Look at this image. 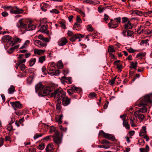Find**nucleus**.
<instances>
[{
    "instance_id": "f257e3e1",
    "label": "nucleus",
    "mask_w": 152,
    "mask_h": 152,
    "mask_svg": "<svg viewBox=\"0 0 152 152\" xmlns=\"http://www.w3.org/2000/svg\"><path fill=\"white\" fill-rule=\"evenodd\" d=\"M17 26L21 31H24L33 30L36 28L32 21L28 19L20 20Z\"/></svg>"
},
{
    "instance_id": "f03ea898",
    "label": "nucleus",
    "mask_w": 152,
    "mask_h": 152,
    "mask_svg": "<svg viewBox=\"0 0 152 152\" xmlns=\"http://www.w3.org/2000/svg\"><path fill=\"white\" fill-rule=\"evenodd\" d=\"M148 103L150 104H152V93L145 95L142 97L140 103L138 104V106L141 107L142 105H143V107L142 108L139 109L138 112L142 113L146 112L147 111V109L146 107V106Z\"/></svg>"
},
{
    "instance_id": "7ed1b4c3",
    "label": "nucleus",
    "mask_w": 152,
    "mask_h": 152,
    "mask_svg": "<svg viewBox=\"0 0 152 152\" xmlns=\"http://www.w3.org/2000/svg\"><path fill=\"white\" fill-rule=\"evenodd\" d=\"M66 93L60 88L56 89L53 93L50 94L51 97H54L55 100L59 102L65 96Z\"/></svg>"
},
{
    "instance_id": "20e7f679",
    "label": "nucleus",
    "mask_w": 152,
    "mask_h": 152,
    "mask_svg": "<svg viewBox=\"0 0 152 152\" xmlns=\"http://www.w3.org/2000/svg\"><path fill=\"white\" fill-rule=\"evenodd\" d=\"M54 87L52 86H49L43 88L42 91L39 93V95L42 96H46L48 95L53 90Z\"/></svg>"
},
{
    "instance_id": "39448f33",
    "label": "nucleus",
    "mask_w": 152,
    "mask_h": 152,
    "mask_svg": "<svg viewBox=\"0 0 152 152\" xmlns=\"http://www.w3.org/2000/svg\"><path fill=\"white\" fill-rule=\"evenodd\" d=\"M121 23V18L120 17L115 18L114 20L110 19L108 26L110 28H115L118 27V24Z\"/></svg>"
},
{
    "instance_id": "423d86ee",
    "label": "nucleus",
    "mask_w": 152,
    "mask_h": 152,
    "mask_svg": "<svg viewBox=\"0 0 152 152\" xmlns=\"http://www.w3.org/2000/svg\"><path fill=\"white\" fill-rule=\"evenodd\" d=\"M62 137L63 134L61 136L59 132H56L53 135V141L57 145L59 146V145L61 143Z\"/></svg>"
},
{
    "instance_id": "0eeeda50",
    "label": "nucleus",
    "mask_w": 152,
    "mask_h": 152,
    "mask_svg": "<svg viewBox=\"0 0 152 152\" xmlns=\"http://www.w3.org/2000/svg\"><path fill=\"white\" fill-rule=\"evenodd\" d=\"M67 91L69 95H72L76 92L80 93L82 91V90L80 88H78L72 85L70 87V88L67 89Z\"/></svg>"
},
{
    "instance_id": "6e6552de",
    "label": "nucleus",
    "mask_w": 152,
    "mask_h": 152,
    "mask_svg": "<svg viewBox=\"0 0 152 152\" xmlns=\"http://www.w3.org/2000/svg\"><path fill=\"white\" fill-rule=\"evenodd\" d=\"M99 135H101L103 137L107 138L112 141H114L115 140V137L113 135L109 134L106 133L102 130L101 131L99 132Z\"/></svg>"
},
{
    "instance_id": "1a4fd4ad",
    "label": "nucleus",
    "mask_w": 152,
    "mask_h": 152,
    "mask_svg": "<svg viewBox=\"0 0 152 152\" xmlns=\"http://www.w3.org/2000/svg\"><path fill=\"white\" fill-rule=\"evenodd\" d=\"M10 11L11 13L15 14H22L24 11L23 10L20 9L17 6L11 7Z\"/></svg>"
},
{
    "instance_id": "9d476101",
    "label": "nucleus",
    "mask_w": 152,
    "mask_h": 152,
    "mask_svg": "<svg viewBox=\"0 0 152 152\" xmlns=\"http://www.w3.org/2000/svg\"><path fill=\"white\" fill-rule=\"evenodd\" d=\"M122 34L124 37H133L134 35V32L131 30H123Z\"/></svg>"
},
{
    "instance_id": "9b49d317",
    "label": "nucleus",
    "mask_w": 152,
    "mask_h": 152,
    "mask_svg": "<svg viewBox=\"0 0 152 152\" xmlns=\"http://www.w3.org/2000/svg\"><path fill=\"white\" fill-rule=\"evenodd\" d=\"M12 107L15 110L16 108L20 109L22 107V105L19 101L11 102H10Z\"/></svg>"
},
{
    "instance_id": "f8f14e48",
    "label": "nucleus",
    "mask_w": 152,
    "mask_h": 152,
    "mask_svg": "<svg viewBox=\"0 0 152 152\" xmlns=\"http://www.w3.org/2000/svg\"><path fill=\"white\" fill-rule=\"evenodd\" d=\"M121 61L119 60H118L115 61L113 63V64L116 66V68L118 69L119 72H121L123 68L122 64L119 62Z\"/></svg>"
},
{
    "instance_id": "ddd939ff",
    "label": "nucleus",
    "mask_w": 152,
    "mask_h": 152,
    "mask_svg": "<svg viewBox=\"0 0 152 152\" xmlns=\"http://www.w3.org/2000/svg\"><path fill=\"white\" fill-rule=\"evenodd\" d=\"M147 29L145 28L142 26L140 27L137 30V32L138 34H146Z\"/></svg>"
},
{
    "instance_id": "4468645a",
    "label": "nucleus",
    "mask_w": 152,
    "mask_h": 152,
    "mask_svg": "<svg viewBox=\"0 0 152 152\" xmlns=\"http://www.w3.org/2000/svg\"><path fill=\"white\" fill-rule=\"evenodd\" d=\"M62 100V104L64 106H67L70 103L71 99L67 96H65Z\"/></svg>"
},
{
    "instance_id": "2eb2a0df",
    "label": "nucleus",
    "mask_w": 152,
    "mask_h": 152,
    "mask_svg": "<svg viewBox=\"0 0 152 152\" xmlns=\"http://www.w3.org/2000/svg\"><path fill=\"white\" fill-rule=\"evenodd\" d=\"M68 42L66 38L65 37H63L61 38L58 42V44L59 46H63L66 45Z\"/></svg>"
},
{
    "instance_id": "dca6fc26",
    "label": "nucleus",
    "mask_w": 152,
    "mask_h": 152,
    "mask_svg": "<svg viewBox=\"0 0 152 152\" xmlns=\"http://www.w3.org/2000/svg\"><path fill=\"white\" fill-rule=\"evenodd\" d=\"M84 36L81 34H77L74 35L70 38L69 40L71 42H75L76 39L80 37H84Z\"/></svg>"
},
{
    "instance_id": "f3484780",
    "label": "nucleus",
    "mask_w": 152,
    "mask_h": 152,
    "mask_svg": "<svg viewBox=\"0 0 152 152\" xmlns=\"http://www.w3.org/2000/svg\"><path fill=\"white\" fill-rule=\"evenodd\" d=\"M44 86L41 83L37 84L35 86L36 90L39 93L42 91Z\"/></svg>"
},
{
    "instance_id": "a211bd4d",
    "label": "nucleus",
    "mask_w": 152,
    "mask_h": 152,
    "mask_svg": "<svg viewBox=\"0 0 152 152\" xmlns=\"http://www.w3.org/2000/svg\"><path fill=\"white\" fill-rule=\"evenodd\" d=\"M54 147V145L52 143L48 144L46 148V152H53Z\"/></svg>"
},
{
    "instance_id": "6ab92c4d",
    "label": "nucleus",
    "mask_w": 152,
    "mask_h": 152,
    "mask_svg": "<svg viewBox=\"0 0 152 152\" xmlns=\"http://www.w3.org/2000/svg\"><path fill=\"white\" fill-rule=\"evenodd\" d=\"M124 30H128V29H131L132 28V23L130 21H128V22L125 23L124 25Z\"/></svg>"
},
{
    "instance_id": "aec40b11",
    "label": "nucleus",
    "mask_w": 152,
    "mask_h": 152,
    "mask_svg": "<svg viewBox=\"0 0 152 152\" xmlns=\"http://www.w3.org/2000/svg\"><path fill=\"white\" fill-rule=\"evenodd\" d=\"M35 44L36 45L38 44L39 46V47L40 48L42 47L45 46L47 45L46 43L42 42L41 41L39 40H36L35 41Z\"/></svg>"
},
{
    "instance_id": "412c9836",
    "label": "nucleus",
    "mask_w": 152,
    "mask_h": 152,
    "mask_svg": "<svg viewBox=\"0 0 152 152\" xmlns=\"http://www.w3.org/2000/svg\"><path fill=\"white\" fill-rule=\"evenodd\" d=\"M146 127L143 126L142 127V129H141L139 133V135L140 136H142L146 135Z\"/></svg>"
},
{
    "instance_id": "4be33fe9",
    "label": "nucleus",
    "mask_w": 152,
    "mask_h": 152,
    "mask_svg": "<svg viewBox=\"0 0 152 152\" xmlns=\"http://www.w3.org/2000/svg\"><path fill=\"white\" fill-rule=\"evenodd\" d=\"M129 119L130 121V123L132 127H136L137 125L135 123V118L132 116H130L129 118Z\"/></svg>"
},
{
    "instance_id": "5701e85b",
    "label": "nucleus",
    "mask_w": 152,
    "mask_h": 152,
    "mask_svg": "<svg viewBox=\"0 0 152 152\" xmlns=\"http://www.w3.org/2000/svg\"><path fill=\"white\" fill-rule=\"evenodd\" d=\"M135 115L141 121H142L145 118V116L143 114L141 113L137 114L136 113H135Z\"/></svg>"
},
{
    "instance_id": "b1692460",
    "label": "nucleus",
    "mask_w": 152,
    "mask_h": 152,
    "mask_svg": "<svg viewBox=\"0 0 152 152\" xmlns=\"http://www.w3.org/2000/svg\"><path fill=\"white\" fill-rule=\"evenodd\" d=\"M45 52V50H38L35 49L34 50V53L35 54L40 55Z\"/></svg>"
},
{
    "instance_id": "393cba45",
    "label": "nucleus",
    "mask_w": 152,
    "mask_h": 152,
    "mask_svg": "<svg viewBox=\"0 0 152 152\" xmlns=\"http://www.w3.org/2000/svg\"><path fill=\"white\" fill-rule=\"evenodd\" d=\"M139 150L140 152H148L149 150V147L148 145H146L145 148H140Z\"/></svg>"
},
{
    "instance_id": "a878e982",
    "label": "nucleus",
    "mask_w": 152,
    "mask_h": 152,
    "mask_svg": "<svg viewBox=\"0 0 152 152\" xmlns=\"http://www.w3.org/2000/svg\"><path fill=\"white\" fill-rule=\"evenodd\" d=\"M10 39H12V37L9 35L4 36L2 38V41L4 42H7Z\"/></svg>"
},
{
    "instance_id": "bb28decb",
    "label": "nucleus",
    "mask_w": 152,
    "mask_h": 152,
    "mask_svg": "<svg viewBox=\"0 0 152 152\" xmlns=\"http://www.w3.org/2000/svg\"><path fill=\"white\" fill-rule=\"evenodd\" d=\"M123 125L127 129H129L130 128V126L128 123L127 120L123 121Z\"/></svg>"
},
{
    "instance_id": "cd10ccee",
    "label": "nucleus",
    "mask_w": 152,
    "mask_h": 152,
    "mask_svg": "<svg viewBox=\"0 0 152 152\" xmlns=\"http://www.w3.org/2000/svg\"><path fill=\"white\" fill-rule=\"evenodd\" d=\"M19 48V45L16 46L14 47H11L10 49L7 50V52L9 54L12 53L15 50V49Z\"/></svg>"
},
{
    "instance_id": "c85d7f7f",
    "label": "nucleus",
    "mask_w": 152,
    "mask_h": 152,
    "mask_svg": "<svg viewBox=\"0 0 152 152\" xmlns=\"http://www.w3.org/2000/svg\"><path fill=\"white\" fill-rule=\"evenodd\" d=\"M63 115L62 114H60L58 118L56 119V121L58 122V124H61L62 123V119L63 118Z\"/></svg>"
},
{
    "instance_id": "c756f323",
    "label": "nucleus",
    "mask_w": 152,
    "mask_h": 152,
    "mask_svg": "<svg viewBox=\"0 0 152 152\" xmlns=\"http://www.w3.org/2000/svg\"><path fill=\"white\" fill-rule=\"evenodd\" d=\"M15 91V87L13 86H11L8 90V93L9 94H12Z\"/></svg>"
},
{
    "instance_id": "7c9ffc66",
    "label": "nucleus",
    "mask_w": 152,
    "mask_h": 152,
    "mask_svg": "<svg viewBox=\"0 0 152 152\" xmlns=\"http://www.w3.org/2000/svg\"><path fill=\"white\" fill-rule=\"evenodd\" d=\"M73 28L77 30H79L81 28L80 25L76 23L74 24Z\"/></svg>"
},
{
    "instance_id": "2f4dec72",
    "label": "nucleus",
    "mask_w": 152,
    "mask_h": 152,
    "mask_svg": "<svg viewBox=\"0 0 152 152\" xmlns=\"http://www.w3.org/2000/svg\"><path fill=\"white\" fill-rule=\"evenodd\" d=\"M57 132H58L56 130V128L53 126H51L50 127V130L49 131V133L50 134L54 132L55 133Z\"/></svg>"
},
{
    "instance_id": "473e14b6",
    "label": "nucleus",
    "mask_w": 152,
    "mask_h": 152,
    "mask_svg": "<svg viewBox=\"0 0 152 152\" xmlns=\"http://www.w3.org/2000/svg\"><path fill=\"white\" fill-rule=\"evenodd\" d=\"M48 25H43L41 27L39 31L42 32L45 31L47 29Z\"/></svg>"
},
{
    "instance_id": "72a5a7b5",
    "label": "nucleus",
    "mask_w": 152,
    "mask_h": 152,
    "mask_svg": "<svg viewBox=\"0 0 152 152\" xmlns=\"http://www.w3.org/2000/svg\"><path fill=\"white\" fill-rule=\"evenodd\" d=\"M138 63L137 62L134 63L133 62H132L130 64V68H134L136 69Z\"/></svg>"
},
{
    "instance_id": "f704fd0d",
    "label": "nucleus",
    "mask_w": 152,
    "mask_h": 152,
    "mask_svg": "<svg viewBox=\"0 0 152 152\" xmlns=\"http://www.w3.org/2000/svg\"><path fill=\"white\" fill-rule=\"evenodd\" d=\"M36 59L35 58L31 59L29 62V65L30 66H33L35 63Z\"/></svg>"
},
{
    "instance_id": "c9c22d12",
    "label": "nucleus",
    "mask_w": 152,
    "mask_h": 152,
    "mask_svg": "<svg viewBox=\"0 0 152 152\" xmlns=\"http://www.w3.org/2000/svg\"><path fill=\"white\" fill-rule=\"evenodd\" d=\"M61 103L60 102H58L56 104V109L58 112H59L61 110Z\"/></svg>"
},
{
    "instance_id": "e433bc0d",
    "label": "nucleus",
    "mask_w": 152,
    "mask_h": 152,
    "mask_svg": "<svg viewBox=\"0 0 152 152\" xmlns=\"http://www.w3.org/2000/svg\"><path fill=\"white\" fill-rule=\"evenodd\" d=\"M59 70H54V71L53 72H48V74H50L51 75H59Z\"/></svg>"
},
{
    "instance_id": "4c0bfd02",
    "label": "nucleus",
    "mask_w": 152,
    "mask_h": 152,
    "mask_svg": "<svg viewBox=\"0 0 152 152\" xmlns=\"http://www.w3.org/2000/svg\"><path fill=\"white\" fill-rule=\"evenodd\" d=\"M46 60L45 56H40L39 58L38 61L39 63H42Z\"/></svg>"
},
{
    "instance_id": "58836bf2",
    "label": "nucleus",
    "mask_w": 152,
    "mask_h": 152,
    "mask_svg": "<svg viewBox=\"0 0 152 152\" xmlns=\"http://www.w3.org/2000/svg\"><path fill=\"white\" fill-rule=\"evenodd\" d=\"M14 44L13 41L12 40V39H10L6 43V45L7 47H9L10 46H12Z\"/></svg>"
},
{
    "instance_id": "ea45409f",
    "label": "nucleus",
    "mask_w": 152,
    "mask_h": 152,
    "mask_svg": "<svg viewBox=\"0 0 152 152\" xmlns=\"http://www.w3.org/2000/svg\"><path fill=\"white\" fill-rule=\"evenodd\" d=\"M145 54L143 53H138L136 56V58H138L139 59H140L143 57H144Z\"/></svg>"
},
{
    "instance_id": "a19ab883",
    "label": "nucleus",
    "mask_w": 152,
    "mask_h": 152,
    "mask_svg": "<svg viewBox=\"0 0 152 152\" xmlns=\"http://www.w3.org/2000/svg\"><path fill=\"white\" fill-rule=\"evenodd\" d=\"M57 66L59 69H61L63 68V64L61 60L59 61L57 64Z\"/></svg>"
},
{
    "instance_id": "79ce46f5",
    "label": "nucleus",
    "mask_w": 152,
    "mask_h": 152,
    "mask_svg": "<svg viewBox=\"0 0 152 152\" xmlns=\"http://www.w3.org/2000/svg\"><path fill=\"white\" fill-rule=\"evenodd\" d=\"M96 32H93V33H91L88 35V37H92L93 39L96 38Z\"/></svg>"
},
{
    "instance_id": "37998d69",
    "label": "nucleus",
    "mask_w": 152,
    "mask_h": 152,
    "mask_svg": "<svg viewBox=\"0 0 152 152\" xmlns=\"http://www.w3.org/2000/svg\"><path fill=\"white\" fill-rule=\"evenodd\" d=\"M86 2L87 3H89L90 4H99V2L98 1L97 2H94V1L91 0H86Z\"/></svg>"
},
{
    "instance_id": "c03bdc74",
    "label": "nucleus",
    "mask_w": 152,
    "mask_h": 152,
    "mask_svg": "<svg viewBox=\"0 0 152 152\" xmlns=\"http://www.w3.org/2000/svg\"><path fill=\"white\" fill-rule=\"evenodd\" d=\"M50 12L51 13L57 14H59L60 13V11L56 9H54L50 10Z\"/></svg>"
},
{
    "instance_id": "a18cd8bd",
    "label": "nucleus",
    "mask_w": 152,
    "mask_h": 152,
    "mask_svg": "<svg viewBox=\"0 0 152 152\" xmlns=\"http://www.w3.org/2000/svg\"><path fill=\"white\" fill-rule=\"evenodd\" d=\"M128 21H130L129 19L126 17H123L122 18V23H125L126 22H128Z\"/></svg>"
},
{
    "instance_id": "49530a36",
    "label": "nucleus",
    "mask_w": 152,
    "mask_h": 152,
    "mask_svg": "<svg viewBox=\"0 0 152 152\" xmlns=\"http://www.w3.org/2000/svg\"><path fill=\"white\" fill-rule=\"evenodd\" d=\"M45 146V144L44 143H42L38 146L37 148L40 150H42L44 148Z\"/></svg>"
},
{
    "instance_id": "de8ad7c7",
    "label": "nucleus",
    "mask_w": 152,
    "mask_h": 152,
    "mask_svg": "<svg viewBox=\"0 0 152 152\" xmlns=\"http://www.w3.org/2000/svg\"><path fill=\"white\" fill-rule=\"evenodd\" d=\"M43 135V133H36L34 136V140H36L37 139L42 137Z\"/></svg>"
},
{
    "instance_id": "09e8293b",
    "label": "nucleus",
    "mask_w": 152,
    "mask_h": 152,
    "mask_svg": "<svg viewBox=\"0 0 152 152\" xmlns=\"http://www.w3.org/2000/svg\"><path fill=\"white\" fill-rule=\"evenodd\" d=\"M52 137H53V136L50 135L44 137L43 138L42 140L43 141H48L50 140V139Z\"/></svg>"
},
{
    "instance_id": "8fccbe9b",
    "label": "nucleus",
    "mask_w": 152,
    "mask_h": 152,
    "mask_svg": "<svg viewBox=\"0 0 152 152\" xmlns=\"http://www.w3.org/2000/svg\"><path fill=\"white\" fill-rule=\"evenodd\" d=\"M108 51V52L110 53H111L115 52V50L113 48V47L112 46L109 47Z\"/></svg>"
},
{
    "instance_id": "3c124183",
    "label": "nucleus",
    "mask_w": 152,
    "mask_h": 152,
    "mask_svg": "<svg viewBox=\"0 0 152 152\" xmlns=\"http://www.w3.org/2000/svg\"><path fill=\"white\" fill-rule=\"evenodd\" d=\"M134 13L137 15L142 16L143 15V13L142 11L137 10L134 11Z\"/></svg>"
},
{
    "instance_id": "603ef678",
    "label": "nucleus",
    "mask_w": 152,
    "mask_h": 152,
    "mask_svg": "<svg viewBox=\"0 0 152 152\" xmlns=\"http://www.w3.org/2000/svg\"><path fill=\"white\" fill-rule=\"evenodd\" d=\"M26 68L25 65L23 64H20L19 69L22 71H24Z\"/></svg>"
},
{
    "instance_id": "864d4df0",
    "label": "nucleus",
    "mask_w": 152,
    "mask_h": 152,
    "mask_svg": "<svg viewBox=\"0 0 152 152\" xmlns=\"http://www.w3.org/2000/svg\"><path fill=\"white\" fill-rule=\"evenodd\" d=\"M7 130L10 132L13 129V127L11 125V124H9L7 126Z\"/></svg>"
},
{
    "instance_id": "5fc2aeb1",
    "label": "nucleus",
    "mask_w": 152,
    "mask_h": 152,
    "mask_svg": "<svg viewBox=\"0 0 152 152\" xmlns=\"http://www.w3.org/2000/svg\"><path fill=\"white\" fill-rule=\"evenodd\" d=\"M21 41V39L18 38H15L13 39V41L14 44L20 42Z\"/></svg>"
},
{
    "instance_id": "6e6d98bb",
    "label": "nucleus",
    "mask_w": 152,
    "mask_h": 152,
    "mask_svg": "<svg viewBox=\"0 0 152 152\" xmlns=\"http://www.w3.org/2000/svg\"><path fill=\"white\" fill-rule=\"evenodd\" d=\"M11 6L5 5L4 6H2L1 7L3 8L5 11H8L10 10L11 9Z\"/></svg>"
},
{
    "instance_id": "4d7b16f0",
    "label": "nucleus",
    "mask_w": 152,
    "mask_h": 152,
    "mask_svg": "<svg viewBox=\"0 0 152 152\" xmlns=\"http://www.w3.org/2000/svg\"><path fill=\"white\" fill-rule=\"evenodd\" d=\"M109 19V17L106 14H105L104 16V20L105 21L106 23H107L108 20Z\"/></svg>"
},
{
    "instance_id": "13d9d810",
    "label": "nucleus",
    "mask_w": 152,
    "mask_h": 152,
    "mask_svg": "<svg viewBox=\"0 0 152 152\" xmlns=\"http://www.w3.org/2000/svg\"><path fill=\"white\" fill-rule=\"evenodd\" d=\"M42 71L44 73V74L46 75L47 74L46 72H48V70H46V68L45 66H44L42 67Z\"/></svg>"
},
{
    "instance_id": "bf43d9fd",
    "label": "nucleus",
    "mask_w": 152,
    "mask_h": 152,
    "mask_svg": "<svg viewBox=\"0 0 152 152\" xmlns=\"http://www.w3.org/2000/svg\"><path fill=\"white\" fill-rule=\"evenodd\" d=\"M59 23L60 24L61 26L63 29H65L66 28V27L65 26V23L62 21H60Z\"/></svg>"
},
{
    "instance_id": "052dcab7",
    "label": "nucleus",
    "mask_w": 152,
    "mask_h": 152,
    "mask_svg": "<svg viewBox=\"0 0 152 152\" xmlns=\"http://www.w3.org/2000/svg\"><path fill=\"white\" fill-rule=\"evenodd\" d=\"M87 29L90 31H92L93 30V28L91 25H88L87 26Z\"/></svg>"
},
{
    "instance_id": "680f3d73",
    "label": "nucleus",
    "mask_w": 152,
    "mask_h": 152,
    "mask_svg": "<svg viewBox=\"0 0 152 152\" xmlns=\"http://www.w3.org/2000/svg\"><path fill=\"white\" fill-rule=\"evenodd\" d=\"M98 147L99 148H104L106 149H107L109 148V146L106 145H99L98 146Z\"/></svg>"
},
{
    "instance_id": "e2e57ef3",
    "label": "nucleus",
    "mask_w": 152,
    "mask_h": 152,
    "mask_svg": "<svg viewBox=\"0 0 152 152\" xmlns=\"http://www.w3.org/2000/svg\"><path fill=\"white\" fill-rule=\"evenodd\" d=\"M105 10V9L104 7H98V11L99 13H102Z\"/></svg>"
},
{
    "instance_id": "0e129e2a",
    "label": "nucleus",
    "mask_w": 152,
    "mask_h": 152,
    "mask_svg": "<svg viewBox=\"0 0 152 152\" xmlns=\"http://www.w3.org/2000/svg\"><path fill=\"white\" fill-rule=\"evenodd\" d=\"M148 41V39H145V40H142L141 41V42L140 43V45H142L144 44H146Z\"/></svg>"
},
{
    "instance_id": "69168bd1",
    "label": "nucleus",
    "mask_w": 152,
    "mask_h": 152,
    "mask_svg": "<svg viewBox=\"0 0 152 152\" xmlns=\"http://www.w3.org/2000/svg\"><path fill=\"white\" fill-rule=\"evenodd\" d=\"M54 69L55 68L54 67L50 66L48 69V72H50L51 71H53V72L54 71V70H55Z\"/></svg>"
},
{
    "instance_id": "338daca9",
    "label": "nucleus",
    "mask_w": 152,
    "mask_h": 152,
    "mask_svg": "<svg viewBox=\"0 0 152 152\" xmlns=\"http://www.w3.org/2000/svg\"><path fill=\"white\" fill-rule=\"evenodd\" d=\"M146 34L149 36H152V30H150L147 29Z\"/></svg>"
},
{
    "instance_id": "774afa93",
    "label": "nucleus",
    "mask_w": 152,
    "mask_h": 152,
    "mask_svg": "<svg viewBox=\"0 0 152 152\" xmlns=\"http://www.w3.org/2000/svg\"><path fill=\"white\" fill-rule=\"evenodd\" d=\"M127 50L129 53H133L135 52V50L133 49L132 48L127 49Z\"/></svg>"
}]
</instances>
